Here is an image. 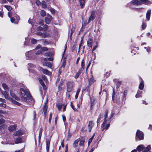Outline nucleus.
<instances>
[{
  "label": "nucleus",
  "mask_w": 152,
  "mask_h": 152,
  "mask_svg": "<svg viewBox=\"0 0 152 152\" xmlns=\"http://www.w3.org/2000/svg\"><path fill=\"white\" fill-rule=\"evenodd\" d=\"M20 96L22 101L25 102H27V100L31 98V97L28 90H24L23 88L20 90Z\"/></svg>",
  "instance_id": "1"
},
{
  "label": "nucleus",
  "mask_w": 152,
  "mask_h": 152,
  "mask_svg": "<svg viewBox=\"0 0 152 152\" xmlns=\"http://www.w3.org/2000/svg\"><path fill=\"white\" fill-rule=\"evenodd\" d=\"M151 149L150 145H148L146 148H145L144 146L142 145H140L138 146L137 148V150L139 152H140L144 150L142 152H150L149 151Z\"/></svg>",
  "instance_id": "2"
},
{
  "label": "nucleus",
  "mask_w": 152,
  "mask_h": 152,
  "mask_svg": "<svg viewBox=\"0 0 152 152\" xmlns=\"http://www.w3.org/2000/svg\"><path fill=\"white\" fill-rule=\"evenodd\" d=\"M143 135V133L142 131L137 130L136 134V140H143L144 138Z\"/></svg>",
  "instance_id": "3"
},
{
  "label": "nucleus",
  "mask_w": 152,
  "mask_h": 152,
  "mask_svg": "<svg viewBox=\"0 0 152 152\" xmlns=\"http://www.w3.org/2000/svg\"><path fill=\"white\" fill-rule=\"evenodd\" d=\"M25 54L27 59H32L34 58L35 54L34 50L27 52Z\"/></svg>",
  "instance_id": "4"
},
{
  "label": "nucleus",
  "mask_w": 152,
  "mask_h": 152,
  "mask_svg": "<svg viewBox=\"0 0 152 152\" xmlns=\"http://www.w3.org/2000/svg\"><path fill=\"white\" fill-rule=\"evenodd\" d=\"M28 69L29 70L30 72L32 73H35V71L34 68H35V66L33 64H28Z\"/></svg>",
  "instance_id": "5"
},
{
  "label": "nucleus",
  "mask_w": 152,
  "mask_h": 152,
  "mask_svg": "<svg viewBox=\"0 0 152 152\" xmlns=\"http://www.w3.org/2000/svg\"><path fill=\"white\" fill-rule=\"evenodd\" d=\"M95 12L94 11H92L91 15L89 18L88 22L87 24L89 23L91 21L93 20L95 18Z\"/></svg>",
  "instance_id": "6"
},
{
  "label": "nucleus",
  "mask_w": 152,
  "mask_h": 152,
  "mask_svg": "<svg viewBox=\"0 0 152 152\" xmlns=\"http://www.w3.org/2000/svg\"><path fill=\"white\" fill-rule=\"evenodd\" d=\"M39 69L40 71H41L43 74L45 75H50L51 74V72L49 71L48 70L43 69L42 67H39Z\"/></svg>",
  "instance_id": "7"
},
{
  "label": "nucleus",
  "mask_w": 152,
  "mask_h": 152,
  "mask_svg": "<svg viewBox=\"0 0 152 152\" xmlns=\"http://www.w3.org/2000/svg\"><path fill=\"white\" fill-rule=\"evenodd\" d=\"M73 83L72 82H68L67 83V91L70 92L72 90Z\"/></svg>",
  "instance_id": "8"
},
{
  "label": "nucleus",
  "mask_w": 152,
  "mask_h": 152,
  "mask_svg": "<svg viewBox=\"0 0 152 152\" xmlns=\"http://www.w3.org/2000/svg\"><path fill=\"white\" fill-rule=\"evenodd\" d=\"M52 19V17L50 15L47 16L45 19V22L46 24H49Z\"/></svg>",
  "instance_id": "9"
},
{
  "label": "nucleus",
  "mask_w": 152,
  "mask_h": 152,
  "mask_svg": "<svg viewBox=\"0 0 152 152\" xmlns=\"http://www.w3.org/2000/svg\"><path fill=\"white\" fill-rule=\"evenodd\" d=\"M23 132L20 130L16 131L14 133V135L16 136H19L23 135Z\"/></svg>",
  "instance_id": "10"
},
{
  "label": "nucleus",
  "mask_w": 152,
  "mask_h": 152,
  "mask_svg": "<svg viewBox=\"0 0 152 152\" xmlns=\"http://www.w3.org/2000/svg\"><path fill=\"white\" fill-rule=\"evenodd\" d=\"M140 82L139 88L140 89L142 90L143 89L144 87L143 81L141 77H140Z\"/></svg>",
  "instance_id": "11"
},
{
  "label": "nucleus",
  "mask_w": 152,
  "mask_h": 152,
  "mask_svg": "<svg viewBox=\"0 0 152 152\" xmlns=\"http://www.w3.org/2000/svg\"><path fill=\"white\" fill-rule=\"evenodd\" d=\"M108 113V110H106L104 116L105 118L104 120L103 124H102V126H104V125L106 124V122L107 121L106 119L107 118V115Z\"/></svg>",
  "instance_id": "12"
},
{
  "label": "nucleus",
  "mask_w": 152,
  "mask_h": 152,
  "mask_svg": "<svg viewBox=\"0 0 152 152\" xmlns=\"http://www.w3.org/2000/svg\"><path fill=\"white\" fill-rule=\"evenodd\" d=\"M131 2L134 5H139L141 4V3L138 0H132Z\"/></svg>",
  "instance_id": "13"
},
{
  "label": "nucleus",
  "mask_w": 152,
  "mask_h": 152,
  "mask_svg": "<svg viewBox=\"0 0 152 152\" xmlns=\"http://www.w3.org/2000/svg\"><path fill=\"white\" fill-rule=\"evenodd\" d=\"M1 94L4 95L5 98L6 99L9 100V98H10L9 97L8 95L7 94V92L6 91H1Z\"/></svg>",
  "instance_id": "14"
},
{
  "label": "nucleus",
  "mask_w": 152,
  "mask_h": 152,
  "mask_svg": "<svg viewBox=\"0 0 152 152\" xmlns=\"http://www.w3.org/2000/svg\"><path fill=\"white\" fill-rule=\"evenodd\" d=\"M151 10L150 9L148 10L146 13V18L148 21L149 20L151 14Z\"/></svg>",
  "instance_id": "15"
},
{
  "label": "nucleus",
  "mask_w": 152,
  "mask_h": 152,
  "mask_svg": "<svg viewBox=\"0 0 152 152\" xmlns=\"http://www.w3.org/2000/svg\"><path fill=\"white\" fill-rule=\"evenodd\" d=\"M10 95L11 96L17 101H19L20 99L12 91L10 92Z\"/></svg>",
  "instance_id": "16"
},
{
  "label": "nucleus",
  "mask_w": 152,
  "mask_h": 152,
  "mask_svg": "<svg viewBox=\"0 0 152 152\" xmlns=\"http://www.w3.org/2000/svg\"><path fill=\"white\" fill-rule=\"evenodd\" d=\"M94 124L91 121H90L89 122L88 125V131L90 132L91 131L92 127L93 126Z\"/></svg>",
  "instance_id": "17"
},
{
  "label": "nucleus",
  "mask_w": 152,
  "mask_h": 152,
  "mask_svg": "<svg viewBox=\"0 0 152 152\" xmlns=\"http://www.w3.org/2000/svg\"><path fill=\"white\" fill-rule=\"evenodd\" d=\"M23 142L22 138L18 137L16 138L15 140V143L16 144L22 143Z\"/></svg>",
  "instance_id": "18"
},
{
  "label": "nucleus",
  "mask_w": 152,
  "mask_h": 152,
  "mask_svg": "<svg viewBox=\"0 0 152 152\" xmlns=\"http://www.w3.org/2000/svg\"><path fill=\"white\" fill-rule=\"evenodd\" d=\"M9 100L14 104L18 106H20V104L19 102L15 101L12 98H9Z\"/></svg>",
  "instance_id": "19"
},
{
  "label": "nucleus",
  "mask_w": 152,
  "mask_h": 152,
  "mask_svg": "<svg viewBox=\"0 0 152 152\" xmlns=\"http://www.w3.org/2000/svg\"><path fill=\"white\" fill-rule=\"evenodd\" d=\"M86 0H79L80 5L81 8H83L85 5V1Z\"/></svg>",
  "instance_id": "20"
},
{
  "label": "nucleus",
  "mask_w": 152,
  "mask_h": 152,
  "mask_svg": "<svg viewBox=\"0 0 152 152\" xmlns=\"http://www.w3.org/2000/svg\"><path fill=\"white\" fill-rule=\"evenodd\" d=\"M141 1L140 2L142 4H144L145 5H148L150 4V1L148 0H139Z\"/></svg>",
  "instance_id": "21"
},
{
  "label": "nucleus",
  "mask_w": 152,
  "mask_h": 152,
  "mask_svg": "<svg viewBox=\"0 0 152 152\" xmlns=\"http://www.w3.org/2000/svg\"><path fill=\"white\" fill-rule=\"evenodd\" d=\"M48 100H47V99L46 102L45 103V105L43 108V111L44 112V114L45 116H46V114L47 112V106L46 105V104L48 102Z\"/></svg>",
  "instance_id": "22"
},
{
  "label": "nucleus",
  "mask_w": 152,
  "mask_h": 152,
  "mask_svg": "<svg viewBox=\"0 0 152 152\" xmlns=\"http://www.w3.org/2000/svg\"><path fill=\"white\" fill-rule=\"evenodd\" d=\"M93 42V39L91 38L89 39L87 42V44L88 47L92 48L91 44Z\"/></svg>",
  "instance_id": "23"
},
{
  "label": "nucleus",
  "mask_w": 152,
  "mask_h": 152,
  "mask_svg": "<svg viewBox=\"0 0 152 152\" xmlns=\"http://www.w3.org/2000/svg\"><path fill=\"white\" fill-rule=\"evenodd\" d=\"M9 130L10 131L13 132L16 129V126L15 125L11 126L9 127Z\"/></svg>",
  "instance_id": "24"
},
{
  "label": "nucleus",
  "mask_w": 152,
  "mask_h": 152,
  "mask_svg": "<svg viewBox=\"0 0 152 152\" xmlns=\"http://www.w3.org/2000/svg\"><path fill=\"white\" fill-rule=\"evenodd\" d=\"M83 70L82 69H80L79 71L77 72V73H76L75 76V79L77 78L80 75V73L82 72L83 71Z\"/></svg>",
  "instance_id": "25"
},
{
  "label": "nucleus",
  "mask_w": 152,
  "mask_h": 152,
  "mask_svg": "<svg viewBox=\"0 0 152 152\" xmlns=\"http://www.w3.org/2000/svg\"><path fill=\"white\" fill-rule=\"evenodd\" d=\"M39 81L41 84L42 85V86L43 87V89H45L46 88V86H45V85L44 84V83L43 81L42 80V79H39Z\"/></svg>",
  "instance_id": "26"
},
{
  "label": "nucleus",
  "mask_w": 152,
  "mask_h": 152,
  "mask_svg": "<svg viewBox=\"0 0 152 152\" xmlns=\"http://www.w3.org/2000/svg\"><path fill=\"white\" fill-rule=\"evenodd\" d=\"M142 92L141 91L138 90L135 96L136 98L142 97L141 94Z\"/></svg>",
  "instance_id": "27"
},
{
  "label": "nucleus",
  "mask_w": 152,
  "mask_h": 152,
  "mask_svg": "<svg viewBox=\"0 0 152 152\" xmlns=\"http://www.w3.org/2000/svg\"><path fill=\"white\" fill-rule=\"evenodd\" d=\"M80 141V139L79 138L75 140L73 143V146L74 147H76L77 146L78 143V142Z\"/></svg>",
  "instance_id": "28"
},
{
  "label": "nucleus",
  "mask_w": 152,
  "mask_h": 152,
  "mask_svg": "<svg viewBox=\"0 0 152 152\" xmlns=\"http://www.w3.org/2000/svg\"><path fill=\"white\" fill-rule=\"evenodd\" d=\"M37 40L34 38H32L31 39V42L32 44H36L37 43Z\"/></svg>",
  "instance_id": "29"
},
{
  "label": "nucleus",
  "mask_w": 152,
  "mask_h": 152,
  "mask_svg": "<svg viewBox=\"0 0 152 152\" xmlns=\"http://www.w3.org/2000/svg\"><path fill=\"white\" fill-rule=\"evenodd\" d=\"M85 62L84 59H83L81 61V68L80 69H82L83 70L85 66Z\"/></svg>",
  "instance_id": "30"
},
{
  "label": "nucleus",
  "mask_w": 152,
  "mask_h": 152,
  "mask_svg": "<svg viewBox=\"0 0 152 152\" xmlns=\"http://www.w3.org/2000/svg\"><path fill=\"white\" fill-rule=\"evenodd\" d=\"M2 86L4 89L6 91H7L8 89V86L5 83H3L2 84Z\"/></svg>",
  "instance_id": "31"
},
{
  "label": "nucleus",
  "mask_w": 152,
  "mask_h": 152,
  "mask_svg": "<svg viewBox=\"0 0 152 152\" xmlns=\"http://www.w3.org/2000/svg\"><path fill=\"white\" fill-rule=\"evenodd\" d=\"M103 118V115H100L99 116L98 119H97V124H98V123H99L100 122V120L102 118Z\"/></svg>",
  "instance_id": "32"
},
{
  "label": "nucleus",
  "mask_w": 152,
  "mask_h": 152,
  "mask_svg": "<svg viewBox=\"0 0 152 152\" xmlns=\"http://www.w3.org/2000/svg\"><path fill=\"white\" fill-rule=\"evenodd\" d=\"M49 35L50 34L49 33L47 32L44 33H43L42 37L45 38L49 36Z\"/></svg>",
  "instance_id": "33"
},
{
  "label": "nucleus",
  "mask_w": 152,
  "mask_h": 152,
  "mask_svg": "<svg viewBox=\"0 0 152 152\" xmlns=\"http://www.w3.org/2000/svg\"><path fill=\"white\" fill-rule=\"evenodd\" d=\"M42 7L43 8H45L47 7L46 3L44 1H43L42 2Z\"/></svg>",
  "instance_id": "34"
},
{
  "label": "nucleus",
  "mask_w": 152,
  "mask_h": 152,
  "mask_svg": "<svg viewBox=\"0 0 152 152\" xmlns=\"http://www.w3.org/2000/svg\"><path fill=\"white\" fill-rule=\"evenodd\" d=\"M80 91V89L79 88L77 89V90L76 93V95H75V98L76 99H77L78 97V95L79 93V92Z\"/></svg>",
  "instance_id": "35"
},
{
  "label": "nucleus",
  "mask_w": 152,
  "mask_h": 152,
  "mask_svg": "<svg viewBox=\"0 0 152 152\" xmlns=\"http://www.w3.org/2000/svg\"><path fill=\"white\" fill-rule=\"evenodd\" d=\"M4 7L7 9L9 11H10L12 9V7L10 6H8L7 5H5L4 6Z\"/></svg>",
  "instance_id": "36"
},
{
  "label": "nucleus",
  "mask_w": 152,
  "mask_h": 152,
  "mask_svg": "<svg viewBox=\"0 0 152 152\" xmlns=\"http://www.w3.org/2000/svg\"><path fill=\"white\" fill-rule=\"evenodd\" d=\"M48 28V26L46 25H45L44 26V28H43V31H46Z\"/></svg>",
  "instance_id": "37"
},
{
  "label": "nucleus",
  "mask_w": 152,
  "mask_h": 152,
  "mask_svg": "<svg viewBox=\"0 0 152 152\" xmlns=\"http://www.w3.org/2000/svg\"><path fill=\"white\" fill-rule=\"evenodd\" d=\"M53 54L51 53L48 52L45 53L44 54V56H51Z\"/></svg>",
  "instance_id": "38"
},
{
  "label": "nucleus",
  "mask_w": 152,
  "mask_h": 152,
  "mask_svg": "<svg viewBox=\"0 0 152 152\" xmlns=\"http://www.w3.org/2000/svg\"><path fill=\"white\" fill-rule=\"evenodd\" d=\"M41 15L42 17L45 16L46 15V12L45 11L43 10H42L40 12Z\"/></svg>",
  "instance_id": "39"
},
{
  "label": "nucleus",
  "mask_w": 152,
  "mask_h": 152,
  "mask_svg": "<svg viewBox=\"0 0 152 152\" xmlns=\"http://www.w3.org/2000/svg\"><path fill=\"white\" fill-rule=\"evenodd\" d=\"M121 81H118L116 83V88L117 89H118L119 87L121 85Z\"/></svg>",
  "instance_id": "40"
},
{
  "label": "nucleus",
  "mask_w": 152,
  "mask_h": 152,
  "mask_svg": "<svg viewBox=\"0 0 152 152\" xmlns=\"http://www.w3.org/2000/svg\"><path fill=\"white\" fill-rule=\"evenodd\" d=\"M6 125L4 124L0 126V130L3 129L6 127Z\"/></svg>",
  "instance_id": "41"
},
{
  "label": "nucleus",
  "mask_w": 152,
  "mask_h": 152,
  "mask_svg": "<svg viewBox=\"0 0 152 152\" xmlns=\"http://www.w3.org/2000/svg\"><path fill=\"white\" fill-rule=\"evenodd\" d=\"M146 26V23H143L142 25V28L143 30H144Z\"/></svg>",
  "instance_id": "42"
},
{
  "label": "nucleus",
  "mask_w": 152,
  "mask_h": 152,
  "mask_svg": "<svg viewBox=\"0 0 152 152\" xmlns=\"http://www.w3.org/2000/svg\"><path fill=\"white\" fill-rule=\"evenodd\" d=\"M50 145V142H48L47 141L46 142V149L47 151H48L49 149Z\"/></svg>",
  "instance_id": "43"
},
{
  "label": "nucleus",
  "mask_w": 152,
  "mask_h": 152,
  "mask_svg": "<svg viewBox=\"0 0 152 152\" xmlns=\"http://www.w3.org/2000/svg\"><path fill=\"white\" fill-rule=\"evenodd\" d=\"M45 64L47 66H48V67L50 68H51L52 67V64H51V63L48 62L46 63Z\"/></svg>",
  "instance_id": "44"
},
{
  "label": "nucleus",
  "mask_w": 152,
  "mask_h": 152,
  "mask_svg": "<svg viewBox=\"0 0 152 152\" xmlns=\"http://www.w3.org/2000/svg\"><path fill=\"white\" fill-rule=\"evenodd\" d=\"M42 53V52L41 51V49H40V50H38L36 53L34 52V54L36 55Z\"/></svg>",
  "instance_id": "45"
},
{
  "label": "nucleus",
  "mask_w": 152,
  "mask_h": 152,
  "mask_svg": "<svg viewBox=\"0 0 152 152\" xmlns=\"http://www.w3.org/2000/svg\"><path fill=\"white\" fill-rule=\"evenodd\" d=\"M105 125L104 126V127L103 128V129H102V130H103L104 129H107L110 126V124H107L105 126ZM101 126H103H103L102 125Z\"/></svg>",
  "instance_id": "46"
},
{
  "label": "nucleus",
  "mask_w": 152,
  "mask_h": 152,
  "mask_svg": "<svg viewBox=\"0 0 152 152\" xmlns=\"http://www.w3.org/2000/svg\"><path fill=\"white\" fill-rule=\"evenodd\" d=\"M52 113H50V117H49V122L50 124V123H51V118H52Z\"/></svg>",
  "instance_id": "47"
},
{
  "label": "nucleus",
  "mask_w": 152,
  "mask_h": 152,
  "mask_svg": "<svg viewBox=\"0 0 152 152\" xmlns=\"http://www.w3.org/2000/svg\"><path fill=\"white\" fill-rule=\"evenodd\" d=\"M41 49L42 52L43 51H46L48 50L47 48L46 47L42 48Z\"/></svg>",
  "instance_id": "48"
},
{
  "label": "nucleus",
  "mask_w": 152,
  "mask_h": 152,
  "mask_svg": "<svg viewBox=\"0 0 152 152\" xmlns=\"http://www.w3.org/2000/svg\"><path fill=\"white\" fill-rule=\"evenodd\" d=\"M5 122V120L4 119H0V125L4 123Z\"/></svg>",
  "instance_id": "49"
},
{
  "label": "nucleus",
  "mask_w": 152,
  "mask_h": 152,
  "mask_svg": "<svg viewBox=\"0 0 152 152\" xmlns=\"http://www.w3.org/2000/svg\"><path fill=\"white\" fill-rule=\"evenodd\" d=\"M37 30L38 31H43V28L41 27H40V26L38 27L37 28Z\"/></svg>",
  "instance_id": "50"
},
{
  "label": "nucleus",
  "mask_w": 152,
  "mask_h": 152,
  "mask_svg": "<svg viewBox=\"0 0 152 152\" xmlns=\"http://www.w3.org/2000/svg\"><path fill=\"white\" fill-rule=\"evenodd\" d=\"M36 3L38 6H40L41 4V3L39 0H37L36 2Z\"/></svg>",
  "instance_id": "51"
},
{
  "label": "nucleus",
  "mask_w": 152,
  "mask_h": 152,
  "mask_svg": "<svg viewBox=\"0 0 152 152\" xmlns=\"http://www.w3.org/2000/svg\"><path fill=\"white\" fill-rule=\"evenodd\" d=\"M43 33L41 32H38L36 33V34L37 35L41 36L42 37Z\"/></svg>",
  "instance_id": "52"
},
{
  "label": "nucleus",
  "mask_w": 152,
  "mask_h": 152,
  "mask_svg": "<svg viewBox=\"0 0 152 152\" xmlns=\"http://www.w3.org/2000/svg\"><path fill=\"white\" fill-rule=\"evenodd\" d=\"M84 143V141H81L80 142L79 145L80 146H82L83 145Z\"/></svg>",
  "instance_id": "53"
},
{
  "label": "nucleus",
  "mask_w": 152,
  "mask_h": 152,
  "mask_svg": "<svg viewBox=\"0 0 152 152\" xmlns=\"http://www.w3.org/2000/svg\"><path fill=\"white\" fill-rule=\"evenodd\" d=\"M82 99H80V102L79 103H78L77 104V107L78 108H80V105L82 103Z\"/></svg>",
  "instance_id": "54"
},
{
  "label": "nucleus",
  "mask_w": 152,
  "mask_h": 152,
  "mask_svg": "<svg viewBox=\"0 0 152 152\" xmlns=\"http://www.w3.org/2000/svg\"><path fill=\"white\" fill-rule=\"evenodd\" d=\"M58 107V110H60L62 108V105H59Z\"/></svg>",
  "instance_id": "55"
},
{
  "label": "nucleus",
  "mask_w": 152,
  "mask_h": 152,
  "mask_svg": "<svg viewBox=\"0 0 152 152\" xmlns=\"http://www.w3.org/2000/svg\"><path fill=\"white\" fill-rule=\"evenodd\" d=\"M10 20H11V21L12 23H13V22H14L15 20V18L13 17H12L11 18Z\"/></svg>",
  "instance_id": "56"
},
{
  "label": "nucleus",
  "mask_w": 152,
  "mask_h": 152,
  "mask_svg": "<svg viewBox=\"0 0 152 152\" xmlns=\"http://www.w3.org/2000/svg\"><path fill=\"white\" fill-rule=\"evenodd\" d=\"M39 24L41 26H43L44 25V23L43 21L42 20H41L39 22Z\"/></svg>",
  "instance_id": "57"
},
{
  "label": "nucleus",
  "mask_w": 152,
  "mask_h": 152,
  "mask_svg": "<svg viewBox=\"0 0 152 152\" xmlns=\"http://www.w3.org/2000/svg\"><path fill=\"white\" fill-rule=\"evenodd\" d=\"M72 136V134L71 133L69 132L68 133L67 137H68V138H70Z\"/></svg>",
  "instance_id": "58"
},
{
  "label": "nucleus",
  "mask_w": 152,
  "mask_h": 152,
  "mask_svg": "<svg viewBox=\"0 0 152 152\" xmlns=\"http://www.w3.org/2000/svg\"><path fill=\"white\" fill-rule=\"evenodd\" d=\"M42 128H40L39 129V134H42Z\"/></svg>",
  "instance_id": "59"
},
{
  "label": "nucleus",
  "mask_w": 152,
  "mask_h": 152,
  "mask_svg": "<svg viewBox=\"0 0 152 152\" xmlns=\"http://www.w3.org/2000/svg\"><path fill=\"white\" fill-rule=\"evenodd\" d=\"M8 15L10 18H11L12 15V13L9 12H8Z\"/></svg>",
  "instance_id": "60"
},
{
  "label": "nucleus",
  "mask_w": 152,
  "mask_h": 152,
  "mask_svg": "<svg viewBox=\"0 0 152 152\" xmlns=\"http://www.w3.org/2000/svg\"><path fill=\"white\" fill-rule=\"evenodd\" d=\"M145 49H146V50L147 51V52H149L150 51V48L149 47H145Z\"/></svg>",
  "instance_id": "61"
},
{
  "label": "nucleus",
  "mask_w": 152,
  "mask_h": 152,
  "mask_svg": "<svg viewBox=\"0 0 152 152\" xmlns=\"http://www.w3.org/2000/svg\"><path fill=\"white\" fill-rule=\"evenodd\" d=\"M63 120L65 122L66 121V117L64 115H62Z\"/></svg>",
  "instance_id": "62"
},
{
  "label": "nucleus",
  "mask_w": 152,
  "mask_h": 152,
  "mask_svg": "<svg viewBox=\"0 0 152 152\" xmlns=\"http://www.w3.org/2000/svg\"><path fill=\"white\" fill-rule=\"evenodd\" d=\"M72 107L74 111H77V109H76V108H75V107L74 106H73Z\"/></svg>",
  "instance_id": "63"
},
{
  "label": "nucleus",
  "mask_w": 152,
  "mask_h": 152,
  "mask_svg": "<svg viewBox=\"0 0 152 152\" xmlns=\"http://www.w3.org/2000/svg\"><path fill=\"white\" fill-rule=\"evenodd\" d=\"M41 46L40 45H38L37 47H36V49H39L41 48Z\"/></svg>",
  "instance_id": "64"
}]
</instances>
